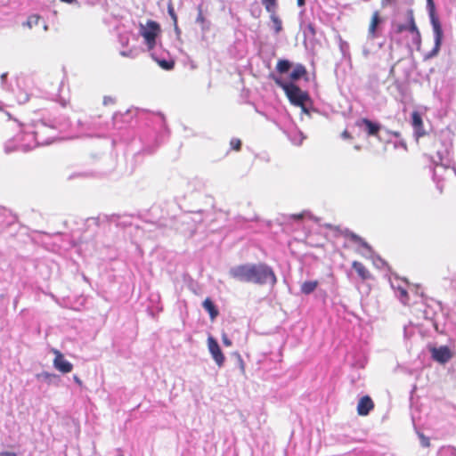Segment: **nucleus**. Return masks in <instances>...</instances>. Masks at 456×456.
<instances>
[{
	"label": "nucleus",
	"instance_id": "f257e3e1",
	"mask_svg": "<svg viewBox=\"0 0 456 456\" xmlns=\"http://www.w3.org/2000/svg\"><path fill=\"white\" fill-rule=\"evenodd\" d=\"M53 132V128L42 121L22 126L20 133L5 142L4 151H28L39 145L49 144L54 137Z\"/></svg>",
	"mask_w": 456,
	"mask_h": 456
},
{
	"label": "nucleus",
	"instance_id": "f03ea898",
	"mask_svg": "<svg viewBox=\"0 0 456 456\" xmlns=\"http://www.w3.org/2000/svg\"><path fill=\"white\" fill-rule=\"evenodd\" d=\"M271 77L278 86L284 90L287 97L293 105L299 106L302 108L303 111H306L305 103L309 100L306 92L302 91L293 82L284 79L282 77L273 74Z\"/></svg>",
	"mask_w": 456,
	"mask_h": 456
},
{
	"label": "nucleus",
	"instance_id": "7ed1b4c3",
	"mask_svg": "<svg viewBox=\"0 0 456 456\" xmlns=\"http://www.w3.org/2000/svg\"><path fill=\"white\" fill-rule=\"evenodd\" d=\"M249 282L265 285L270 284L273 287L277 282V278L273 269L265 264H252Z\"/></svg>",
	"mask_w": 456,
	"mask_h": 456
},
{
	"label": "nucleus",
	"instance_id": "20e7f679",
	"mask_svg": "<svg viewBox=\"0 0 456 456\" xmlns=\"http://www.w3.org/2000/svg\"><path fill=\"white\" fill-rule=\"evenodd\" d=\"M427 2H428V5L430 7L429 16H430V22L432 25V29H433V34H434L435 45H434L433 49L428 53H427L426 58L431 59V58H434L435 56H436L440 51L442 41H443L444 32H443V28H442V26H441V23H440L438 18L434 13L433 0H427Z\"/></svg>",
	"mask_w": 456,
	"mask_h": 456
},
{
	"label": "nucleus",
	"instance_id": "39448f33",
	"mask_svg": "<svg viewBox=\"0 0 456 456\" xmlns=\"http://www.w3.org/2000/svg\"><path fill=\"white\" fill-rule=\"evenodd\" d=\"M346 236L355 244L358 245L357 251L366 258L372 259L375 265L378 267H381L384 265L385 262L378 256H375L374 251L371 247L360 236L357 234L349 232L346 233Z\"/></svg>",
	"mask_w": 456,
	"mask_h": 456
},
{
	"label": "nucleus",
	"instance_id": "423d86ee",
	"mask_svg": "<svg viewBox=\"0 0 456 456\" xmlns=\"http://www.w3.org/2000/svg\"><path fill=\"white\" fill-rule=\"evenodd\" d=\"M140 35L144 39V44L147 45L149 52H152L157 44V37L160 32L159 25L153 21L149 20L146 25H140Z\"/></svg>",
	"mask_w": 456,
	"mask_h": 456
},
{
	"label": "nucleus",
	"instance_id": "0eeeda50",
	"mask_svg": "<svg viewBox=\"0 0 456 456\" xmlns=\"http://www.w3.org/2000/svg\"><path fill=\"white\" fill-rule=\"evenodd\" d=\"M406 16H407V22L405 24L396 25L395 31L397 33H402L403 31H409L412 35V42L415 45H420V42H421V36H420L419 30L418 29V28L415 24L413 11L411 9L408 10L406 12Z\"/></svg>",
	"mask_w": 456,
	"mask_h": 456
},
{
	"label": "nucleus",
	"instance_id": "6e6552de",
	"mask_svg": "<svg viewBox=\"0 0 456 456\" xmlns=\"http://www.w3.org/2000/svg\"><path fill=\"white\" fill-rule=\"evenodd\" d=\"M252 264H244L235 265L229 270V275L231 278L241 281L249 282L250 271Z\"/></svg>",
	"mask_w": 456,
	"mask_h": 456
},
{
	"label": "nucleus",
	"instance_id": "1a4fd4ad",
	"mask_svg": "<svg viewBox=\"0 0 456 456\" xmlns=\"http://www.w3.org/2000/svg\"><path fill=\"white\" fill-rule=\"evenodd\" d=\"M208 351L218 367H222L224 363L225 357L221 351L217 341L211 336L208 338Z\"/></svg>",
	"mask_w": 456,
	"mask_h": 456
},
{
	"label": "nucleus",
	"instance_id": "9d476101",
	"mask_svg": "<svg viewBox=\"0 0 456 456\" xmlns=\"http://www.w3.org/2000/svg\"><path fill=\"white\" fill-rule=\"evenodd\" d=\"M432 358L442 364L448 362L452 357V353L450 348L446 346H442L440 347H433L430 350Z\"/></svg>",
	"mask_w": 456,
	"mask_h": 456
},
{
	"label": "nucleus",
	"instance_id": "9b49d317",
	"mask_svg": "<svg viewBox=\"0 0 456 456\" xmlns=\"http://www.w3.org/2000/svg\"><path fill=\"white\" fill-rule=\"evenodd\" d=\"M53 353L55 354L53 360L54 368L62 373L70 372L73 369L72 363L67 361L60 351L53 350Z\"/></svg>",
	"mask_w": 456,
	"mask_h": 456
},
{
	"label": "nucleus",
	"instance_id": "f8f14e48",
	"mask_svg": "<svg viewBox=\"0 0 456 456\" xmlns=\"http://www.w3.org/2000/svg\"><path fill=\"white\" fill-rule=\"evenodd\" d=\"M373 402L369 396H363L360 399L357 405V412L361 416H366L373 408Z\"/></svg>",
	"mask_w": 456,
	"mask_h": 456
},
{
	"label": "nucleus",
	"instance_id": "ddd939ff",
	"mask_svg": "<svg viewBox=\"0 0 456 456\" xmlns=\"http://www.w3.org/2000/svg\"><path fill=\"white\" fill-rule=\"evenodd\" d=\"M357 126H364L365 130L369 135L376 136L378 134L379 131L380 130L379 124L374 123L368 118H362V119L358 120Z\"/></svg>",
	"mask_w": 456,
	"mask_h": 456
},
{
	"label": "nucleus",
	"instance_id": "4468645a",
	"mask_svg": "<svg viewBox=\"0 0 456 456\" xmlns=\"http://www.w3.org/2000/svg\"><path fill=\"white\" fill-rule=\"evenodd\" d=\"M391 286L392 288L396 290L398 292V297L400 299V301L406 305L408 303V299H409V297H408V293H407V289H406V286H403L401 284V281H391Z\"/></svg>",
	"mask_w": 456,
	"mask_h": 456
},
{
	"label": "nucleus",
	"instance_id": "2eb2a0df",
	"mask_svg": "<svg viewBox=\"0 0 456 456\" xmlns=\"http://www.w3.org/2000/svg\"><path fill=\"white\" fill-rule=\"evenodd\" d=\"M411 124L418 136H422L425 133L422 129V118L419 112L414 111L411 114Z\"/></svg>",
	"mask_w": 456,
	"mask_h": 456
},
{
	"label": "nucleus",
	"instance_id": "dca6fc26",
	"mask_svg": "<svg viewBox=\"0 0 456 456\" xmlns=\"http://www.w3.org/2000/svg\"><path fill=\"white\" fill-rule=\"evenodd\" d=\"M379 23V17L378 12H375L372 15L371 21H370L369 30H368V39L369 40H373L374 38H376L378 37L377 27H378Z\"/></svg>",
	"mask_w": 456,
	"mask_h": 456
},
{
	"label": "nucleus",
	"instance_id": "f3484780",
	"mask_svg": "<svg viewBox=\"0 0 456 456\" xmlns=\"http://www.w3.org/2000/svg\"><path fill=\"white\" fill-rule=\"evenodd\" d=\"M352 266L362 280H368L369 278H370V272L365 268V266L362 263L358 261H354Z\"/></svg>",
	"mask_w": 456,
	"mask_h": 456
},
{
	"label": "nucleus",
	"instance_id": "a211bd4d",
	"mask_svg": "<svg viewBox=\"0 0 456 456\" xmlns=\"http://www.w3.org/2000/svg\"><path fill=\"white\" fill-rule=\"evenodd\" d=\"M203 308L209 314L211 320H214L218 315V310L215 306L210 298H206L202 304Z\"/></svg>",
	"mask_w": 456,
	"mask_h": 456
},
{
	"label": "nucleus",
	"instance_id": "6ab92c4d",
	"mask_svg": "<svg viewBox=\"0 0 456 456\" xmlns=\"http://www.w3.org/2000/svg\"><path fill=\"white\" fill-rule=\"evenodd\" d=\"M319 285L318 281H306L301 285V292L305 295H309L315 290Z\"/></svg>",
	"mask_w": 456,
	"mask_h": 456
},
{
	"label": "nucleus",
	"instance_id": "aec40b11",
	"mask_svg": "<svg viewBox=\"0 0 456 456\" xmlns=\"http://www.w3.org/2000/svg\"><path fill=\"white\" fill-rule=\"evenodd\" d=\"M306 73L305 68L302 64H297L289 74L291 82L301 78Z\"/></svg>",
	"mask_w": 456,
	"mask_h": 456
},
{
	"label": "nucleus",
	"instance_id": "412c9836",
	"mask_svg": "<svg viewBox=\"0 0 456 456\" xmlns=\"http://www.w3.org/2000/svg\"><path fill=\"white\" fill-rule=\"evenodd\" d=\"M271 14V20L273 24V30L275 34H279L282 30V23L281 19L276 15L275 10L272 12H269Z\"/></svg>",
	"mask_w": 456,
	"mask_h": 456
},
{
	"label": "nucleus",
	"instance_id": "4be33fe9",
	"mask_svg": "<svg viewBox=\"0 0 456 456\" xmlns=\"http://www.w3.org/2000/svg\"><path fill=\"white\" fill-rule=\"evenodd\" d=\"M291 68V63L288 60H280L277 63L276 69L279 73H287Z\"/></svg>",
	"mask_w": 456,
	"mask_h": 456
},
{
	"label": "nucleus",
	"instance_id": "5701e85b",
	"mask_svg": "<svg viewBox=\"0 0 456 456\" xmlns=\"http://www.w3.org/2000/svg\"><path fill=\"white\" fill-rule=\"evenodd\" d=\"M268 12H272L276 10L277 3L276 0H261Z\"/></svg>",
	"mask_w": 456,
	"mask_h": 456
},
{
	"label": "nucleus",
	"instance_id": "b1692460",
	"mask_svg": "<svg viewBox=\"0 0 456 456\" xmlns=\"http://www.w3.org/2000/svg\"><path fill=\"white\" fill-rule=\"evenodd\" d=\"M167 11H168V13H169L170 17L172 18V20L174 21V24L175 26V29L177 30V16L175 14L174 7L172 6L171 4H168Z\"/></svg>",
	"mask_w": 456,
	"mask_h": 456
},
{
	"label": "nucleus",
	"instance_id": "393cba45",
	"mask_svg": "<svg viewBox=\"0 0 456 456\" xmlns=\"http://www.w3.org/2000/svg\"><path fill=\"white\" fill-rule=\"evenodd\" d=\"M157 61L159 62V64L161 68H163L164 69H167V70L172 69L174 67L173 61H166V60Z\"/></svg>",
	"mask_w": 456,
	"mask_h": 456
},
{
	"label": "nucleus",
	"instance_id": "a878e982",
	"mask_svg": "<svg viewBox=\"0 0 456 456\" xmlns=\"http://www.w3.org/2000/svg\"><path fill=\"white\" fill-rule=\"evenodd\" d=\"M196 22L197 23H200L201 24V27H202V29L205 30L207 28L205 26V23H206V19L205 17L203 16L202 14V11L200 8H199V13H198V16L196 18Z\"/></svg>",
	"mask_w": 456,
	"mask_h": 456
},
{
	"label": "nucleus",
	"instance_id": "bb28decb",
	"mask_svg": "<svg viewBox=\"0 0 456 456\" xmlns=\"http://www.w3.org/2000/svg\"><path fill=\"white\" fill-rule=\"evenodd\" d=\"M234 355L237 358V363H238V366L240 368L241 374H245V363H244L240 354L238 353H235Z\"/></svg>",
	"mask_w": 456,
	"mask_h": 456
},
{
	"label": "nucleus",
	"instance_id": "cd10ccee",
	"mask_svg": "<svg viewBox=\"0 0 456 456\" xmlns=\"http://www.w3.org/2000/svg\"><path fill=\"white\" fill-rule=\"evenodd\" d=\"M39 20V17L37 16H31L28 19L26 25L29 28H32L33 26L37 25Z\"/></svg>",
	"mask_w": 456,
	"mask_h": 456
},
{
	"label": "nucleus",
	"instance_id": "c85d7f7f",
	"mask_svg": "<svg viewBox=\"0 0 456 456\" xmlns=\"http://www.w3.org/2000/svg\"><path fill=\"white\" fill-rule=\"evenodd\" d=\"M304 139L305 137L303 136V134L301 133H298L297 134H296L294 138H291V142L296 145H300Z\"/></svg>",
	"mask_w": 456,
	"mask_h": 456
},
{
	"label": "nucleus",
	"instance_id": "c756f323",
	"mask_svg": "<svg viewBox=\"0 0 456 456\" xmlns=\"http://www.w3.org/2000/svg\"><path fill=\"white\" fill-rule=\"evenodd\" d=\"M230 144L233 150L239 151L240 149L241 142L239 139L233 138L231 140Z\"/></svg>",
	"mask_w": 456,
	"mask_h": 456
},
{
	"label": "nucleus",
	"instance_id": "7c9ffc66",
	"mask_svg": "<svg viewBox=\"0 0 456 456\" xmlns=\"http://www.w3.org/2000/svg\"><path fill=\"white\" fill-rule=\"evenodd\" d=\"M120 54L124 57H131L134 58L136 55L135 50H129V51H121Z\"/></svg>",
	"mask_w": 456,
	"mask_h": 456
},
{
	"label": "nucleus",
	"instance_id": "2f4dec72",
	"mask_svg": "<svg viewBox=\"0 0 456 456\" xmlns=\"http://www.w3.org/2000/svg\"><path fill=\"white\" fill-rule=\"evenodd\" d=\"M222 341L225 346H232V340L227 337V335L225 333H223V335H222Z\"/></svg>",
	"mask_w": 456,
	"mask_h": 456
},
{
	"label": "nucleus",
	"instance_id": "473e14b6",
	"mask_svg": "<svg viewBox=\"0 0 456 456\" xmlns=\"http://www.w3.org/2000/svg\"><path fill=\"white\" fill-rule=\"evenodd\" d=\"M419 437H420L421 445L423 447H428L429 446V439L423 435H420Z\"/></svg>",
	"mask_w": 456,
	"mask_h": 456
},
{
	"label": "nucleus",
	"instance_id": "72a5a7b5",
	"mask_svg": "<svg viewBox=\"0 0 456 456\" xmlns=\"http://www.w3.org/2000/svg\"><path fill=\"white\" fill-rule=\"evenodd\" d=\"M6 77H7V73H3V74L1 75V77H0V78H1V84H2V86H3L4 88H5V81H6Z\"/></svg>",
	"mask_w": 456,
	"mask_h": 456
},
{
	"label": "nucleus",
	"instance_id": "f704fd0d",
	"mask_svg": "<svg viewBox=\"0 0 456 456\" xmlns=\"http://www.w3.org/2000/svg\"><path fill=\"white\" fill-rule=\"evenodd\" d=\"M0 456H17L13 452H1Z\"/></svg>",
	"mask_w": 456,
	"mask_h": 456
},
{
	"label": "nucleus",
	"instance_id": "c9c22d12",
	"mask_svg": "<svg viewBox=\"0 0 456 456\" xmlns=\"http://www.w3.org/2000/svg\"><path fill=\"white\" fill-rule=\"evenodd\" d=\"M73 379L78 386L81 387L83 385L81 379L77 375L73 376Z\"/></svg>",
	"mask_w": 456,
	"mask_h": 456
},
{
	"label": "nucleus",
	"instance_id": "e433bc0d",
	"mask_svg": "<svg viewBox=\"0 0 456 456\" xmlns=\"http://www.w3.org/2000/svg\"><path fill=\"white\" fill-rule=\"evenodd\" d=\"M120 42H121V44H122L123 45H127V43H128V38H127V37H126V38H125V37H120Z\"/></svg>",
	"mask_w": 456,
	"mask_h": 456
},
{
	"label": "nucleus",
	"instance_id": "4c0bfd02",
	"mask_svg": "<svg viewBox=\"0 0 456 456\" xmlns=\"http://www.w3.org/2000/svg\"><path fill=\"white\" fill-rule=\"evenodd\" d=\"M112 99L110 97H104L103 103L107 105L109 102H111Z\"/></svg>",
	"mask_w": 456,
	"mask_h": 456
},
{
	"label": "nucleus",
	"instance_id": "58836bf2",
	"mask_svg": "<svg viewBox=\"0 0 456 456\" xmlns=\"http://www.w3.org/2000/svg\"><path fill=\"white\" fill-rule=\"evenodd\" d=\"M42 376L45 378V379H50L51 377H53L54 375H52L48 372H44L42 373Z\"/></svg>",
	"mask_w": 456,
	"mask_h": 456
},
{
	"label": "nucleus",
	"instance_id": "ea45409f",
	"mask_svg": "<svg viewBox=\"0 0 456 456\" xmlns=\"http://www.w3.org/2000/svg\"><path fill=\"white\" fill-rule=\"evenodd\" d=\"M342 137L345 138V139H347V138L350 137V134H349V133L347 131H344L342 133Z\"/></svg>",
	"mask_w": 456,
	"mask_h": 456
},
{
	"label": "nucleus",
	"instance_id": "a19ab883",
	"mask_svg": "<svg viewBox=\"0 0 456 456\" xmlns=\"http://www.w3.org/2000/svg\"><path fill=\"white\" fill-rule=\"evenodd\" d=\"M28 100V95H25L23 99H20L19 101H20V102H26Z\"/></svg>",
	"mask_w": 456,
	"mask_h": 456
},
{
	"label": "nucleus",
	"instance_id": "79ce46f5",
	"mask_svg": "<svg viewBox=\"0 0 456 456\" xmlns=\"http://www.w3.org/2000/svg\"><path fill=\"white\" fill-rule=\"evenodd\" d=\"M298 6H303L305 4V0H297Z\"/></svg>",
	"mask_w": 456,
	"mask_h": 456
},
{
	"label": "nucleus",
	"instance_id": "37998d69",
	"mask_svg": "<svg viewBox=\"0 0 456 456\" xmlns=\"http://www.w3.org/2000/svg\"><path fill=\"white\" fill-rule=\"evenodd\" d=\"M61 1L64 2V3L71 4V3H73L74 0H61Z\"/></svg>",
	"mask_w": 456,
	"mask_h": 456
},
{
	"label": "nucleus",
	"instance_id": "c03bdc74",
	"mask_svg": "<svg viewBox=\"0 0 456 456\" xmlns=\"http://www.w3.org/2000/svg\"><path fill=\"white\" fill-rule=\"evenodd\" d=\"M389 2V0H382V4H385L386 3Z\"/></svg>",
	"mask_w": 456,
	"mask_h": 456
},
{
	"label": "nucleus",
	"instance_id": "a18cd8bd",
	"mask_svg": "<svg viewBox=\"0 0 456 456\" xmlns=\"http://www.w3.org/2000/svg\"><path fill=\"white\" fill-rule=\"evenodd\" d=\"M309 28H310V30L312 31V33L314 34V31L313 27H311V26H310V27H309Z\"/></svg>",
	"mask_w": 456,
	"mask_h": 456
},
{
	"label": "nucleus",
	"instance_id": "49530a36",
	"mask_svg": "<svg viewBox=\"0 0 456 456\" xmlns=\"http://www.w3.org/2000/svg\"><path fill=\"white\" fill-rule=\"evenodd\" d=\"M363 53L365 55H367L369 53L367 50H363Z\"/></svg>",
	"mask_w": 456,
	"mask_h": 456
},
{
	"label": "nucleus",
	"instance_id": "de8ad7c7",
	"mask_svg": "<svg viewBox=\"0 0 456 456\" xmlns=\"http://www.w3.org/2000/svg\"><path fill=\"white\" fill-rule=\"evenodd\" d=\"M2 109V102H0V110Z\"/></svg>",
	"mask_w": 456,
	"mask_h": 456
},
{
	"label": "nucleus",
	"instance_id": "09e8293b",
	"mask_svg": "<svg viewBox=\"0 0 456 456\" xmlns=\"http://www.w3.org/2000/svg\"><path fill=\"white\" fill-rule=\"evenodd\" d=\"M119 456H123V455H119Z\"/></svg>",
	"mask_w": 456,
	"mask_h": 456
}]
</instances>
